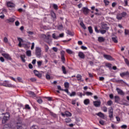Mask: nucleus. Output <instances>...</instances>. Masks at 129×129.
<instances>
[{"label":"nucleus","instance_id":"obj_1","mask_svg":"<svg viewBox=\"0 0 129 129\" xmlns=\"http://www.w3.org/2000/svg\"><path fill=\"white\" fill-rule=\"evenodd\" d=\"M18 40L19 42L18 44L19 47H22V46L24 47V48H30V42H27L26 43H24V40L23 39L18 37Z\"/></svg>","mask_w":129,"mask_h":129},{"label":"nucleus","instance_id":"obj_2","mask_svg":"<svg viewBox=\"0 0 129 129\" xmlns=\"http://www.w3.org/2000/svg\"><path fill=\"white\" fill-rule=\"evenodd\" d=\"M35 55L37 58L42 57V49L40 47H36L35 48Z\"/></svg>","mask_w":129,"mask_h":129},{"label":"nucleus","instance_id":"obj_3","mask_svg":"<svg viewBox=\"0 0 129 129\" xmlns=\"http://www.w3.org/2000/svg\"><path fill=\"white\" fill-rule=\"evenodd\" d=\"M3 115H4L3 119H2V123H6L7 121H8V120L9 118H10V113H5V114H2Z\"/></svg>","mask_w":129,"mask_h":129},{"label":"nucleus","instance_id":"obj_4","mask_svg":"<svg viewBox=\"0 0 129 129\" xmlns=\"http://www.w3.org/2000/svg\"><path fill=\"white\" fill-rule=\"evenodd\" d=\"M126 16V12H122V13L118 14L116 16V19L117 20H120L122 19V18H124Z\"/></svg>","mask_w":129,"mask_h":129},{"label":"nucleus","instance_id":"obj_5","mask_svg":"<svg viewBox=\"0 0 129 129\" xmlns=\"http://www.w3.org/2000/svg\"><path fill=\"white\" fill-rule=\"evenodd\" d=\"M16 21V17H10L9 18L7 19L6 20V22L8 23L9 24L10 23H14L15 21Z\"/></svg>","mask_w":129,"mask_h":129},{"label":"nucleus","instance_id":"obj_6","mask_svg":"<svg viewBox=\"0 0 129 129\" xmlns=\"http://www.w3.org/2000/svg\"><path fill=\"white\" fill-rule=\"evenodd\" d=\"M2 56H3L4 57H5L6 59H7V60H12V57L8 53H2Z\"/></svg>","mask_w":129,"mask_h":129},{"label":"nucleus","instance_id":"obj_7","mask_svg":"<svg viewBox=\"0 0 129 129\" xmlns=\"http://www.w3.org/2000/svg\"><path fill=\"white\" fill-rule=\"evenodd\" d=\"M4 86L5 87H13V85L10 84V82L9 81H5L3 83Z\"/></svg>","mask_w":129,"mask_h":129},{"label":"nucleus","instance_id":"obj_8","mask_svg":"<svg viewBox=\"0 0 129 129\" xmlns=\"http://www.w3.org/2000/svg\"><path fill=\"white\" fill-rule=\"evenodd\" d=\"M103 57L104 58H105V59H106L107 60H109L110 61H112V60H113L112 57L109 55L104 54Z\"/></svg>","mask_w":129,"mask_h":129},{"label":"nucleus","instance_id":"obj_9","mask_svg":"<svg viewBox=\"0 0 129 129\" xmlns=\"http://www.w3.org/2000/svg\"><path fill=\"white\" fill-rule=\"evenodd\" d=\"M116 90L118 93V94H119L120 95H124V92H123V91H122V90L118 88H117L116 89Z\"/></svg>","mask_w":129,"mask_h":129},{"label":"nucleus","instance_id":"obj_10","mask_svg":"<svg viewBox=\"0 0 129 129\" xmlns=\"http://www.w3.org/2000/svg\"><path fill=\"white\" fill-rule=\"evenodd\" d=\"M96 114L98 116H99V117L102 118L103 119H106L107 117L106 115H104L103 113H97Z\"/></svg>","mask_w":129,"mask_h":129},{"label":"nucleus","instance_id":"obj_11","mask_svg":"<svg viewBox=\"0 0 129 129\" xmlns=\"http://www.w3.org/2000/svg\"><path fill=\"white\" fill-rule=\"evenodd\" d=\"M82 11L84 15H88V13H89V9L86 7H84L82 9Z\"/></svg>","mask_w":129,"mask_h":129},{"label":"nucleus","instance_id":"obj_12","mask_svg":"<svg viewBox=\"0 0 129 129\" xmlns=\"http://www.w3.org/2000/svg\"><path fill=\"white\" fill-rule=\"evenodd\" d=\"M120 76L122 78L124 77V76H127L128 77H129V72H128V71L120 73Z\"/></svg>","mask_w":129,"mask_h":129},{"label":"nucleus","instance_id":"obj_13","mask_svg":"<svg viewBox=\"0 0 129 129\" xmlns=\"http://www.w3.org/2000/svg\"><path fill=\"white\" fill-rule=\"evenodd\" d=\"M33 73H34L35 76L41 78L42 77V74L38 72L37 70H34Z\"/></svg>","mask_w":129,"mask_h":129},{"label":"nucleus","instance_id":"obj_14","mask_svg":"<svg viewBox=\"0 0 129 129\" xmlns=\"http://www.w3.org/2000/svg\"><path fill=\"white\" fill-rule=\"evenodd\" d=\"M7 7H8V8H15V7L16 6V5L11 2H9L7 3Z\"/></svg>","mask_w":129,"mask_h":129},{"label":"nucleus","instance_id":"obj_15","mask_svg":"<svg viewBox=\"0 0 129 129\" xmlns=\"http://www.w3.org/2000/svg\"><path fill=\"white\" fill-rule=\"evenodd\" d=\"M93 104L96 107H99V106H100V104H101V103L100 101H95L93 102Z\"/></svg>","mask_w":129,"mask_h":129},{"label":"nucleus","instance_id":"obj_16","mask_svg":"<svg viewBox=\"0 0 129 129\" xmlns=\"http://www.w3.org/2000/svg\"><path fill=\"white\" fill-rule=\"evenodd\" d=\"M22 121H19V122H18L17 123V125H16L17 128V129H22Z\"/></svg>","mask_w":129,"mask_h":129},{"label":"nucleus","instance_id":"obj_17","mask_svg":"<svg viewBox=\"0 0 129 129\" xmlns=\"http://www.w3.org/2000/svg\"><path fill=\"white\" fill-rule=\"evenodd\" d=\"M83 121V120L80 117L76 118V122L78 124V125H79V124H80Z\"/></svg>","mask_w":129,"mask_h":129},{"label":"nucleus","instance_id":"obj_18","mask_svg":"<svg viewBox=\"0 0 129 129\" xmlns=\"http://www.w3.org/2000/svg\"><path fill=\"white\" fill-rule=\"evenodd\" d=\"M76 78H77L78 81H82L83 82V80H82V76L80 74H78L76 76Z\"/></svg>","mask_w":129,"mask_h":129},{"label":"nucleus","instance_id":"obj_19","mask_svg":"<svg viewBox=\"0 0 129 129\" xmlns=\"http://www.w3.org/2000/svg\"><path fill=\"white\" fill-rule=\"evenodd\" d=\"M98 41L100 42V43H102V42H104L105 41V38L103 37H99L98 38Z\"/></svg>","mask_w":129,"mask_h":129},{"label":"nucleus","instance_id":"obj_20","mask_svg":"<svg viewBox=\"0 0 129 129\" xmlns=\"http://www.w3.org/2000/svg\"><path fill=\"white\" fill-rule=\"evenodd\" d=\"M28 93L29 94V95H30V96H32V97H36V94H35L34 92L29 91Z\"/></svg>","mask_w":129,"mask_h":129},{"label":"nucleus","instance_id":"obj_21","mask_svg":"<svg viewBox=\"0 0 129 129\" xmlns=\"http://www.w3.org/2000/svg\"><path fill=\"white\" fill-rule=\"evenodd\" d=\"M79 56L82 59H84V58H85V55H84V53H83V52H79Z\"/></svg>","mask_w":129,"mask_h":129},{"label":"nucleus","instance_id":"obj_22","mask_svg":"<svg viewBox=\"0 0 129 129\" xmlns=\"http://www.w3.org/2000/svg\"><path fill=\"white\" fill-rule=\"evenodd\" d=\"M89 103H90V100L89 99H86L84 100V104L85 105H88Z\"/></svg>","mask_w":129,"mask_h":129},{"label":"nucleus","instance_id":"obj_23","mask_svg":"<svg viewBox=\"0 0 129 129\" xmlns=\"http://www.w3.org/2000/svg\"><path fill=\"white\" fill-rule=\"evenodd\" d=\"M51 18H52V20L53 21H55L56 20V14H55V13L52 12V13H51Z\"/></svg>","mask_w":129,"mask_h":129},{"label":"nucleus","instance_id":"obj_24","mask_svg":"<svg viewBox=\"0 0 129 129\" xmlns=\"http://www.w3.org/2000/svg\"><path fill=\"white\" fill-rule=\"evenodd\" d=\"M61 69L62 71V73L63 74H67V71H66V68L64 66H61Z\"/></svg>","mask_w":129,"mask_h":129},{"label":"nucleus","instance_id":"obj_25","mask_svg":"<svg viewBox=\"0 0 129 129\" xmlns=\"http://www.w3.org/2000/svg\"><path fill=\"white\" fill-rule=\"evenodd\" d=\"M20 58L23 63H25L26 62V59H25V58H26V55H25V54L21 55Z\"/></svg>","mask_w":129,"mask_h":129},{"label":"nucleus","instance_id":"obj_26","mask_svg":"<svg viewBox=\"0 0 129 129\" xmlns=\"http://www.w3.org/2000/svg\"><path fill=\"white\" fill-rule=\"evenodd\" d=\"M62 116H63L64 117H66V116H72V114L71 113H61Z\"/></svg>","mask_w":129,"mask_h":129},{"label":"nucleus","instance_id":"obj_27","mask_svg":"<svg viewBox=\"0 0 129 129\" xmlns=\"http://www.w3.org/2000/svg\"><path fill=\"white\" fill-rule=\"evenodd\" d=\"M114 99H115V102H116V103H118V102H119L120 100V98L119 97H118V96H115L114 97Z\"/></svg>","mask_w":129,"mask_h":129},{"label":"nucleus","instance_id":"obj_28","mask_svg":"<svg viewBox=\"0 0 129 129\" xmlns=\"http://www.w3.org/2000/svg\"><path fill=\"white\" fill-rule=\"evenodd\" d=\"M23 109H27L28 110H31V107L29 104H26L25 106V107H23Z\"/></svg>","mask_w":129,"mask_h":129},{"label":"nucleus","instance_id":"obj_29","mask_svg":"<svg viewBox=\"0 0 129 129\" xmlns=\"http://www.w3.org/2000/svg\"><path fill=\"white\" fill-rule=\"evenodd\" d=\"M26 55L28 57H31V56H32V52H31V50H27L26 51Z\"/></svg>","mask_w":129,"mask_h":129},{"label":"nucleus","instance_id":"obj_30","mask_svg":"<svg viewBox=\"0 0 129 129\" xmlns=\"http://www.w3.org/2000/svg\"><path fill=\"white\" fill-rule=\"evenodd\" d=\"M69 95L71 96V97L75 96V95H76V92H72L71 93H70V94H69Z\"/></svg>","mask_w":129,"mask_h":129},{"label":"nucleus","instance_id":"obj_31","mask_svg":"<svg viewBox=\"0 0 129 129\" xmlns=\"http://www.w3.org/2000/svg\"><path fill=\"white\" fill-rule=\"evenodd\" d=\"M112 40L114 42V43H116L118 42V41H117V37H112Z\"/></svg>","mask_w":129,"mask_h":129},{"label":"nucleus","instance_id":"obj_32","mask_svg":"<svg viewBox=\"0 0 129 129\" xmlns=\"http://www.w3.org/2000/svg\"><path fill=\"white\" fill-rule=\"evenodd\" d=\"M106 67H108L109 69L111 70L112 64H111V63H106Z\"/></svg>","mask_w":129,"mask_h":129},{"label":"nucleus","instance_id":"obj_33","mask_svg":"<svg viewBox=\"0 0 129 129\" xmlns=\"http://www.w3.org/2000/svg\"><path fill=\"white\" fill-rule=\"evenodd\" d=\"M88 30H89L90 34H92V33H93V30H92V27L89 26L88 27Z\"/></svg>","mask_w":129,"mask_h":129},{"label":"nucleus","instance_id":"obj_34","mask_svg":"<svg viewBox=\"0 0 129 129\" xmlns=\"http://www.w3.org/2000/svg\"><path fill=\"white\" fill-rule=\"evenodd\" d=\"M85 94L87 95V96H91V95H93V94L90 92H86Z\"/></svg>","mask_w":129,"mask_h":129},{"label":"nucleus","instance_id":"obj_35","mask_svg":"<svg viewBox=\"0 0 129 129\" xmlns=\"http://www.w3.org/2000/svg\"><path fill=\"white\" fill-rule=\"evenodd\" d=\"M80 26L84 29V30H86V27L85 26V25H84V23L83 22L80 23Z\"/></svg>","mask_w":129,"mask_h":129},{"label":"nucleus","instance_id":"obj_36","mask_svg":"<svg viewBox=\"0 0 129 129\" xmlns=\"http://www.w3.org/2000/svg\"><path fill=\"white\" fill-rule=\"evenodd\" d=\"M64 86L65 88H69V83L65 82L64 84Z\"/></svg>","mask_w":129,"mask_h":129},{"label":"nucleus","instance_id":"obj_37","mask_svg":"<svg viewBox=\"0 0 129 129\" xmlns=\"http://www.w3.org/2000/svg\"><path fill=\"white\" fill-rule=\"evenodd\" d=\"M44 48H45V52H48V51H49V46L47 44H45L44 45Z\"/></svg>","mask_w":129,"mask_h":129},{"label":"nucleus","instance_id":"obj_38","mask_svg":"<svg viewBox=\"0 0 129 129\" xmlns=\"http://www.w3.org/2000/svg\"><path fill=\"white\" fill-rule=\"evenodd\" d=\"M124 62H125V64H126L127 66H129L128 59H127V58H124Z\"/></svg>","mask_w":129,"mask_h":129},{"label":"nucleus","instance_id":"obj_39","mask_svg":"<svg viewBox=\"0 0 129 129\" xmlns=\"http://www.w3.org/2000/svg\"><path fill=\"white\" fill-rule=\"evenodd\" d=\"M107 105H108L109 106H111V105L112 104V101H111V100H109V101H107Z\"/></svg>","mask_w":129,"mask_h":129},{"label":"nucleus","instance_id":"obj_40","mask_svg":"<svg viewBox=\"0 0 129 129\" xmlns=\"http://www.w3.org/2000/svg\"><path fill=\"white\" fill-rule=\"evenodd\" d=\"M117 82H118V83H121V84H123V83H125V82L122 80H118V81H117Z\"/></svg>","mask_w":129,"mask_h":129},{"label":"nucleus","instance_id":"obj_41","mask_svg":"<svg viewBox=\"0 0 129 129\" xmlns=\"http://www.w3.org/2000/svg\"><path fill=\"white\" fill-rule=\"evenodd\" d=\"M77 94L78 96H79L80 97H81V98H82V96H83V94H82V93L78 92Z\"/></svg>","mask_w":129,"mask_h":129},{"label":"nucleus","instance_id":"obj_42","mask_svg":"<svg viewBox=\"0 0 129 129\" xmlns=\"http://www.w3.org/2000/svg\"><path fill=\"white\" fill-rule=\"evenodd\" d=\"M109 113H113V109L112 108V107H110L109 108Z\"/></svg>","mask_w":129,"mask_h":129},{"label":"nucleus","instance_id":"obj_43","mask_svg":"<svg viewBox=\"0 0 129 129\" xmlns=\"http://www.w3.org/2000/svg\"><path fill=\"white\" fill-rule=\"evenodd\" d=\"M102 109L104 112H106V111H107V108L105 106L103 107Z\"/></svg>","mask_w":129,"mask_h":129},{"label":"nucleus","instance_id":"obj_44","mask_svg":"<svg viewBox=\"0 0 129 129\" xmlns=\"http://www.w3.org/2000/svg\"><path fill=\"white\" fill-rule=\"evenodd\" d=\"M104 3L105 6H108L109 5V1L107 0H104Z\"/></svg>","mask_w":129,"mask_h":129},{"label":"nucleus","instance_id":"obj_45","mask_svg":"<svg viewBox=\"0 0 129 129\" xmlns=\"http://www.w3.org/2000/svg\"><path fill=\"white\" fill-rule=\"evenodd\" d=\"M124 34L125 35H129V30L128 29H124Z\"/></svg>","mask_w":129,"mask_h":129},{"label":"nucleus","instance_id":"obj_46","mask_svg":"<svg viewBox=\"0 0 129 129\" xmlns=\"http://www.w3.org/2000/svg\"><path fill=\"white\" fill-rule=\"evenodd\" d=\"M66 51L68 54H73V51L70 49H67Z\"/></svg>","mask_w":129,"mask_h":129},{"label":"nucleus","instance_id":"obj_47","mask_svg":"<svg viewBox=\"0 0 129 129\" xmlns=\"http://www.w3.org/2000/svg\"><path fill=\"white\" fill-rule=\"evenodd\" d=\"M61 61L64 63L65 62V57H64V55L61 54Z\"/></svg>","mask_w":129,"mask_h":129},{"label":"nucleus","instance_id":"obj_48","mask_svg":"<svg viewBox=\"0 0 129 129\" xmlns=\"http://www.w3.org/2000/svg\"><path fill=\"white\" fill-rule=\"evenodd\" d=\"M45 76H46V79H47V80H50V79H51V77H50V75L46 74Z\"/></svg>","mask_w":129,"mask_h":129},{"label":"nucleus","instance_id":"obj_49","mask_svg":"<svg viewBox=\"0 0 129 129\" xmlns=\"http://www.w3.org/2000/svg\"><path fill=\"white\" fill-rule=\"evenodd\" d=\"M53 8L54 10H58V6L56 4H53Z\"/></svg>","mask_w":129,"mask_h":129},{"label":"nucleus","instance_id":"obj_50","mask_svg":"<svg viewBox=\"0 0 129 129\" xmlns=\"http://www.w3.org/2000/svg\"><path fill=\"white\" fill-rule=\"evenodd\" d=\"M42 61H37V65L38 66V67H40V66H42Z\"/></svg>","mask_w":129,"mask_h":129},{"label":"nucleus","instance_id":"obj_51","mask_svg":"<svg viewBox=\"0 0 129 129\" xmlns=\"http://www.w3.org/2000/svg\"><path fill=\"white\" fill-rule=\"evenodd\" d=\"M17 80H18L19 82H23V79L20 77H17Z\"/></svg>","mask_w":129,"mask_h":129},{"label":"nucleus","instance_id":"obj_52","mask_svg":"<svg viewBox=\"0 0 129 129\" xmlns=\"http://www.w3.org/2000/svg\"><path fill=\"white\" fill-rule=\"evenodd\" d=\"M100 33L101 34H102V35H103L104 34H105L106 33V30H100Z\"/></svg>","mask_w":129,"mask_h":129},{"label":"nucleus","instance_id":"obj_53","mask_svg":"<svg viewBox=\"0 0 129 129\" xmlns=\"http://www.w3.org/2000/svg\"><path fill=\"white\" fill-rule=\"evenodd\" d=\"M30 80H31L32 82H35V81H37V79H36L35 78H30Z\"/></svg>","mask_w":129,"mask_h":129},{"label":"nucleus","instance_id":"obj_54","mask_svg":"<svg viewBox=\"0 0 129 129\" xmlns=\"http://www.w3.org/2000/svg\"><path fill=\"white\" fill-rule=\"evenodd\" d=\"M67 33H68V35H70V36H73V33H72L70 30H68Z\"/></svg>","mask_w":129,"mask_h":129},{"label":"nucleus","instance_id":"obj_55","mask_svg":"<svg viewBox=\"0 0 129 129\" xmlns=\"http://www.w3.org/2000/svg\"><path fill=\"white\" fill-rule=\"evenodd\" d=\"M99 123L100 124H101L102 125H104V121L102 120H100L99 121Z\"/></svg>","mask_w":129,"mask_h":129},{"label":"nucleus","instance_id":"obj_56","mask_svg":"<svg viewBox=\"0 0 129 129\" xmlns=\"http://www.w3.org/2000/svg\"><path fill=\"white\" fill-rule=\"evenodd\" d=\"M94 29L96 33H99V31L97 29V26H95Z\"/></svg>","mask_w":129,"mask_h":129},{"label":"nucleus","instance_id":"obj_57","mask_svg":"<svg viewBox=\"0 0 129 129\" xmlns=\"http://www.w3.org/2000/svg\"><path fill=\"white\" fill-rule=\"evenodd\" d=\"M31 129H38V126L37 125H32Z\"/></svg>","mask_w":129,"mask_h":129},{"label":"nucleus","instance_id":"obj_58","mask_svg":"<svg viewBox=\"0 0 129 129\" xmlns=\"http://www.w3.org/2000/svg\"><path fill=\"white\" fill-rule=\"evenodd\" d=\"M62 29H63V25H60L58 26V30H62Z\"/></svg>","mask_w":129,"mask_h":129},{"label":"nucleus","instance_id":"obj_59","mask_svg":"<svg viewBox=\"0 0 129 129\" xmlns=\"http://www.w3.org/2000/svg\"><path fill=\"white\" fill-rule=\"evenodd\" d=\"M15 25L17 27L20 26V22H19V21H17L15 22Z\"/></svg>","mask_w":129,"mask_h":129},{"label":"nucleus","instance_id":"obj_60","mask_svg":"<svg viewBox=\"0 0 129 129\" xmlns=\"http://www.w3.org/2000/svg\"><path fill=\"white\" fill-rule=\"evenodd\" d=\"M8 38H7V37H5L4 38V42H5V43H8Z\"/></svg>","mask_w":129,"mask_h":129},{"label":"nucleus","instance_id":"obj_61","mask_svg":"<svg viewBox=\"0 0 129 129\" xmlns=\"http://www.w3.org/2000/svg\"><path fill=\"white\" fill-rule=\"evenodd\" d=\"M70 121H71V119L68 118H66V122H70Z\"/></svg>","mask_w":129,"mask_h":129},{"label":"nucleus","instance_id":"obj_62","mask_svg":"<svg viewBox=\"0 0 129 129\" xmlns=\"http://www.w3.org/2000/svg\"><path fill=\"white\" fill-rule=\"evenodd\" d=\"M81 49H82V50H87V47H86V46H84L82 45V46H81Z\"/></svg>","mask_w":129,"mask_h":129},{"label":"nucleus","instance_id":"obj_63","mask_svg":"<svg viewBox=\"0 0 129 129\" xmlns=\"http://www.w3.org/2000/svg\"><path fill=\"white\" fill-rule=\"evenodd\" d=\"M127 127V126L126 125H125V124L122 125L121 126V128H126Z\"/></svg>","mask_w":129,"mask_h":129},{"label":"nucleus","instance_id":"obj_64","mask_svg":"<svg viewBox=\"0 0 129 129\" xmlns=\"http://www.w3.org/2000/svg\"><path fill=\"white\" fill-rule=\"evenodd\" d=\"M37 102H38L39 104H41L42 102H43V100H42L41 99H39L37 100Z\"/></svg>","mask_w":129,"mask_h":129}]
</instances>
